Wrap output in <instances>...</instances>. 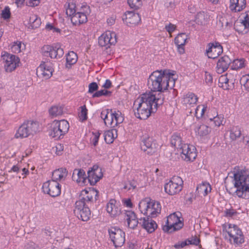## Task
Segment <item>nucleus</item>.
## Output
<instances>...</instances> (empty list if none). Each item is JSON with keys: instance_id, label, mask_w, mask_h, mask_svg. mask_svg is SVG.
Here are the masks:
<instances>
[{"instance_id": "1", "label": "nucleus", "mask_w": 249, "mask_h": 249, "mask_svg": "<svg viewBox=\"0 0 249 249\" xmlns=\"http://www.w3.org/2000/svg\"><path fill=\"white\" fill-rule=\"evenodd\" d=\"M176 71L170 70L155 71L148 80L149 89L153 92H164L172 89L175 86Z\"/></svg>"}, {"instance_id": "2", "label": "nucleus", "mask_w": 249, "mask_h": 249, "mask_svg": "<svg viewBox=\"0 0 249 249\" xmlns=\"http://www.w3.org/2000/svg\"><path fill=\"white\" fill-rule=\"evenodd\" d=\"M135 103L138 102L137 112L135 115L141 120L147 119L152 113H155L159 106L163 103V98L158 97L156 94H142Z\"/></svg>"}, {"instance_id": "3", "label": "nucleus", "mask_w": 249, "mask_h": 249, "mask_svg": "<svg viewBox=\"0 0 249 249\" xmlns=\"http://www.w3.org/2000/svg\"><path fill=\"white\" fill-rule=\"evenodd\" d=\"M99 192L96 189H92L89 192L85 190L82 192L80 196V199L76 201L74 213L78 219L83 221L89 219L91 215L89 207L98 198Z\"/></svg>"}, {"instance_id": "4", "label": "nucleus", "mask_w": 249, "mask_h": 249, "mask_svg": "<svg viewBox=\"0 0 249 249\" xmlns=\"http://www.w3.org/2000/svg\"><path fill=\"white\" fill-rule=\"evenodd\" d=\"M234 186L237 188L235 194L244 199L249 198V171L239 169L233 173L232 180Z\"/></svg>"}, {"instance_id": "5", "label": "nucleus", "mask_w": 249, "mask_h": 249, "mask_svg": "<svg viewBox=\"0 0 249 249\" xmlns=\"http://www.w3.org/2000/svg\"><path fill=\"white\" fill-rule=\"evenodd\" d=\"M39 131V123L33 120L25 121L18 128L15 137L17 138H25Z\"/></svg>"}, {"instance_id": "6", "label": "nucleus", "mask_w": 249, "mask_h": 249, "mask_svg": "<svg viewBox=\"0 0 249 249\" xmlns=\"http://www.w3.org/2000/svg\"><path fill=\"white\" fill-rule=\"evenodd\" d=\"M180 213H174L170 214L167 217L166 224L163 226L162 230L163 231L168 233L178 231L181 229L184 224L180 220Z\"/></svg>"}, {"instance_id": "7", "label": "nucleus", "mask_w": 249, "mask_h": 249, "mask_svg": "<svg viewBox=\"0 0 249 249\" xmlns=\"http://www.w3.org/2000/svg\"><path fill=\"white\" fill-rule=\"evenodd\" d=\"M159 145L156 140L147 133H143L141 137V149L146 154L152 155L157 150Z\"/></svg>"}, {"instance_id": "8", "label": "nucleus", "mask_w": 249, "mask_h": 249, "mask_svg": "<svg viewBox=\"0 0 249 249\" xmlns=\"http://www.w3.org/2000/svg\"><path fill=\"white\" fill-rule=\"evenodd\" d=\"M231 244L240 246L245 242V237L242 230L236 225L229 224L226 229Z\"/></svg>"}, {"instance_id": "9", "label": "nucleus", "mask_w": 249, "mask_h": 249, "mask_svg": "<svg viewBox=\"0 0 249 249\" xmlns=\"http://www.w3.org/2000/svg\"><path fill=\"white\" fill-rule=\"evenodd\" d=\"M139 209L144 207L143 214L151 217H155L161 212V205L158 201L150 200L148 202H141L139 204Z\"/></svg>"}, {"instance_id": "10", "label": "nucleus", "mask_w": 249, "mask_h": 249, "mask_svg": "<svg viewBox=\"0 0 249 249\" xmlns=\"http://www.w3.org/2000/svg\"><path fill=\"white\" fill-rule=\"evenodd\" d=\"M109 238L115 248L123 246L125 242V232L118 227H111L108 229Z\"/></svg>"}, {"instance_id": "11", "label": "nucleus", "mask_w": 249, "mask_h": 249, "mask_svg": "<svg viewBox=\"0 0 249 249\" xmlns=\"http://www.w3.org/2000/svg\"><path fill=\"white\" fill-rule=\"evenodd\" d=\"M183 184V181L180 177H174L171 180L165 184V192L169 195H174L181 191Z\"/></svg>"}, {"instance_id": "12", "label": "nucleus", "mask_w": 249, "mask_h": 249, "mask_svg": "<svg viewBox=\"0 0 249 249\" xmlns=\"http://www.w3.org/2000/svg\"><path fill=\"white\" fill-rule=\"evenodd\" d=\"M117 42V36L115 32L107 31L103 33L98 38L99 45L106 49L114 45Z\"/></svg>"}, {"instance_id": "13", "label": "nucleus", "mask_w": 249, "mask_h": 249, "mask_svg": "<svg viewBox=\"0 0 249 249\" xmlns=\"http://www.w3.org/2000/svg\"><path fill=\"white\" fill-rule=\"evenodd\" d=\"M42 189L44 193L53 197L59 196L61 194V185L57 181L53 180H48L44 183Z\"/></svg>"}, {"instance_id": "14", "label": "nucleus", "mask_w": 249, "mask_h": 249, "mask_svg": "<svg viewBox=\"0 0 249 249\" xmlns=\"http://www.w3.org/2000/svg\"><path fill=\"white\" fill-rule=\"evenodd\" d=\"M4 67L6 72H11L18 66L19 59L15 55L8 54L3 56Z\"/></svg>"}, {"instance_id": "15", "label": "nucleus", "mask_w": 249, "mask_h": 249, "mask_svg": "<svg viewBox=\"0 0 249 249\" xmlns=\"http://www.w3.org/2000/svg\"><path fill=\"white\" fill-rule=\"evenodd\" d=\"M195 150V148L192 145L190 146L187 144H184L183 147L178 151L181 153V157L184 160L193 161L196 157Z\"/></svg>"}, {"instance_id": "16", "label": "nucleus", "mask_w": 249, "mask_h": 249, "mask_svg": "<svg viewBox=\"0 0 249 249\" xmlns=\"http://www.w3.org/2000/svg\"><path fill=\"white\" fill-rule=\"evenodd\" d=\"M53 69L49 63H41L36 69V74L38 77L44 79L50 78L53 73Z\"/></svg>"}, {"instance_id": "17", "label": "nucleus", "mask_w": 249, "mask_h": 249, "mask_svg": "<svg viewBox=\"0 0 249 249\" xmlns=\"http://www.w3.org/2000/svg\"><path fill=\"white\" fill-rule=\"evenodd\" d=\"M123 19L128 25H135L141 21V17L138 13L127 11L124 15Z\"/></svg>"}, {"instance_id": "18", "label": "nucleus", "mask_w": 249, "mask_h": 249, "mask_svg": "<svg viewBox=\"0 0 249 249\" xmlns=\"http://www.w3.org/2000/svg\"><path fill=\"white\" fill-rule=\"evenodd\" d=\"M140 221H142V227L148 233L153 232L158 228L156 222L152 219V217L147 216L146 217L139 218Z\"/></svg>"}, {"instance_id": "19", "label": "nucleus", "mask_w": 249, "mask_h": 249, "mask_svg": "<svg viewBox=\"0 0 249 249\" xmlns=\"http://www.w3.org/2000/svg\"><path fill=\"white\" fill-rule=\"evenodd\" d=\"M223 52L222 47L218 43L209 45V48L206 50V53L208 57L215 59L220 55Z\"/></svg>"}, {"instance_id": "20", "label": "nucleus", "mask_w": 249, "mask_h": 249, "mask_svg": "<svg viewBox=\"0 0 249 249\" xmlns=\"http://www.w3.org/2000/svg\"><path fill=\"white\" fill-rule=\"evenodd\" d=\"M85 8L87 9L85 12H77L72 16L71 21L73 24L75 25H80L87 21V14L88 13V11L89 10V7L85 6Z\"/></svg>"}, {"instance_id": "21", "label": "nucleus", "mask_w": 249, "mask_h": 249, "mask_svg": "<svg viewBox=\"0 0 249 249\" xmlns=\"http://www.w3.org/2000/svg\"><path fill=\"white\" fill-rule=\"evenodd\" d=\"M106 210L111 216L115 217L121 213V209L115 199H111L107 203Z\"/></svg>"}, {"instance_id": "22", "label": "nucleus", "mask_w": 249, "mask_h": 249, "mask_svg": "<svg viewBox=\"0 0 249 249\" xmlns=\"http://www.w3.org/2000/svg\"><path fill=\"white\" fill-rule=\"evenodd\" d=\"M231 62V60L229 56L225 55L222 57L217 63L216 72L220 74L225 71L229 68Z\"/></svg>"}, {"instance_id": "23", "label": "nucleus", "mask_w": 249, "mask_h": 249, "mask_svg": "<svg viewBox=\"0 0 249 249\" xmlns=\"http://www.w3.org/2000/svg\"><path fill=\"white\" fill-rule=\"evenodd\" d=\"M57 120L53 121L49 129V135L56 140L60 139L63 136L60 129L57 126Z\"/></svg>"}, {"instance_id": "24", "label": "nucleus", "mask_w": 249, "mask_h": 249, "mask_svg": "<svg viewBox=\"0 0 249 249\" xmlns=\"http://www.w3.org/2000/svg\"><path fill=\"white\" fill-rule=\"evenodd\" d=\"M230 74L227 73L220 76L218 80V86L224 90H229L232 88V86H230L229 83L231 82L233 85L231 80H230Z\"/></svg>"}, {"instance_id": "25", "label": "nucleus", "mask_w": 249, "mask_h": 249, "mask_svg": "<svg viewBox=\"0 0 249 249\" xmlns=\"http://www.w3.org/2000/svg\"><path fill=\"white\" fill-rule=\"evenodd\" d=\"M98 170V167L95 168L94 166L91 170L88 171L87 179L91 185H94L102 177V175L100 176L97 175Z\"/></svg>"}, {"instance_id": "26", "label": "nucleus", "mask_w": 249, "mask_h": 249, "mask_svg": "<svg viewBox=\"0 0 249 249\" xmlns=\"http://www.w3.org/2000/svg\"><path fill=\"white\" fill-rule=\"evenodd\" d=\"M87 177L83 169H75L73 172L72 179L73 181H76L77 182H82L85 183L86 182Z\"/></svg>"}, {"instance_id": "27", "label": "nucleus", "mask_w": 249, "mask_h": 249, "mask_svg": "<svg viewBox=\"0 0 249 249\" xmlns=\"http://www.w3.org/2000/svg\"><path fill=\"white\" fill-rule=\"evenodd\" d=\"M230 9L235 12L242 11L246 7V0H230Z\"/></svg>"}, {"instance_id": "28", "label": "nucleus", "mask_w": 249, "mask_h": 249, "mask_svg": "<svg viewBox=\"0 0 249 249\" xmlns=\"http://www.w3.org/2000/svg\"><path fill=\"white\" fill-rule=\"evenodd\" d=\"M68 175V171L65 168H60L54 170L52 173V179L55 181L65 179Z\"/></svg>"}, {"instance_id": "29", "label": "nucleus", "mask_w": 249, "mask_h": 249, "mask_svg": "<svg viewBox=\"0 0 249 249\" xmlns=\"http://www.w3.org/2000/svg\"><path fill=\"white\" fill-rule=\"evenodd\" d=\"M182 142L180 135L177 133L173 134L170 139L171 145L178 150H180L183 147L185 143H183Z\"/></svg>"}, {"instance_id": "30", "label": "nucleus", "mask_w": 249, "mask_h": 249, "mask_svg": "<svg viewBox=\"0 0 249 249\" xmlns=\"http://www.w3.org/2000/svg\"><path fill=\"white\" fill-rule=\"evenodd\" d=\"M232 25V23L229 22L225 16H219L218 20L217 21V26L220 30L223 31H228L231 29Z\"/></svg>"}, {"instance_id": "31", "label": "nucleus", "mask_w": 249, "mask_h": 249, "mask_svg": "<svg viewBox=\"0 0 249 249\" xmlns=\"http://www.w3.org/2000/svg\"><path fill=\"white\" fill-rule=\"evenodd\" d=\"M117 137V130L115 128L108 130L104 133V140L107 143H112L114 139Z\"/></svg>"}, {"instance_id": "32", "label": "nucleus", "mask_w": 249, "mask_h": 249, "mask_svg": "<svg viewBox=\"0 0 249 249\" xmlns=\"http://www.w3.org/2000/svg\"><path fill=\"white\" fill-rule=\"evenodd\" d=\"M78 57L77 54L73 51L69 52L66 55V67L70 69L71 65L76 63Z\"/></svg>"}, {"instance_id": "33", "label": "nucleus", "mask_w": 249, "mask_h": 249, "mask_svg": "<svg viewBox=\"0 0 249 249\" xmlns=\"http://www.w3.org/2000/svg\"><path fill=\"white\" fill-rule=\"evenodd\" d=\"M196 135L200 137L207 136L211 131V128L205 124H201L195 129Z\"/></svg>"}, {"instance_id": "34", "label": "nucleus", "mask_w": 249, "mask_h": 249, "mask_svg": "<svg viewBox=\"0 0 249 249\" xmlns=\"http://www.w3.org/2000/svg\"><path fill=\"white\" fill-rule=\"evenodd\" d=\"M50 57L51 58H59L64 54L63 49L58 45L52 47Z\"/></svg>"}, {"instance_id": "35", "label": "nucleus", "mask_w": 249, "mask_h": 249, "mask_svg": "<svg viewBox=\"0 0 249 249\" xmlns=\"http://www.w3.org/2000/svg\"><path fill=\"white\" fill-rule=\"evenodd\" d=\"M110 116L113 121V127L117 126L118 124L122 123L124 121V117L122 116V113L119 111L117 112L115 111L113 112H111V113H110Z\"/></svg>"}, {"instance_id": "36", "label": "nucleus", "mask_w": 249, "mask_h": 249, "mask_svg": "<svg viewBox=\"0 0 249 249\" xmlns=\"http://www.w3.org/2000/svg\"><path fill=\"white\" fill-rule=\"evenodd\" d=\"M49 112L52 117L60 116L63 113V107L61 106H53L49 109Z\"/></svg>"}, {"instance_id": "37", "label": "nucleus", "mask_w": 249, "mask_h": 249, "mask_svg": "<svg viewBox=\"0 0 249 249\" xmlns=\"http://www.w3.org/2000/svg\"><path fill=\"white\" fill-rule=\"evenodd\" d=\"M198 98L195 94H186L184 96L182 102L183 104L191 105L196 104Z\"/></svg>"}, {"instance_id": "38", "label": "nucleus", "mask_w": 249, "mask_h": 249, "mask_svg": "<svg viewBox=\"0 0 249 249\" xmlns=\"http://www.w3.org/2000/svg\"><path fill=\"white\" fill-rule=\"evenodd\" d=\"M29 22L30 24V26L33 29L38 27L41 23L40 18L35 14H31L30 15Z\"/></svg>"}, {"instance_id": "39", "label": "nucleus", "mask_w": 249, "mask_h": 249, "mask_svg": "<svg viewBox=\"0 0 249 249\" xmlns=\"http://www.w3.org/2000/svg\"><path fill=\"white\" fill-rule=\"evenodd\" d=\"M209 18L208 15L204 11L200 12L196 17V21L197 24H205Z\"/></svg>"}, {"instance_id": "40", "label": "nucleus", "mask_w": 249, "mask_h": 249, "mask_svg": "<svg viewBox=\"0 0 249 249\" xmlns=\"http://www.w3.org/2000/svg\"><path fill=\"white\" fill-rule=\"evenodd\" d=\"M25 49V45L22 44L19 41H17L13 42L11 45V49L12 51L16 53H20L22 50Z\"/></svg>"}, {"instance_id": "41", "label": "nucleus", "mask_w": 249, "mask_h": 249, "mask_svg": "<svg viewBox=\"0 0 249 249\" xmlns=\"http://www.w3.org/2000/svg\"><path fill=\"white\" fill-rule=\"evenodd\" d=\"M57 126H58L59 128L60 129L62 133L63 136L68 132L69 129V123L65 120H62L61 121H57Z\"/></svg>"}, {"instance_id": "42", "label": "nucleus", "mask_w": 249, "mask_h": 249, "mask_svg": "<svg viewBox=\"0 0 249 249\" xmlns=\"http://www.w3.org/2000/svg\"><path fill=\"white\" fill-rule=\"evenodd\" d=\"M76 5L73 0H70L68 2V6L66 9V14L68 16L72 17L76 12Z\"/></svg>"}, {"instance_id": "43", "label": "nucleus", "mask_w": 249, "mask_h": 249, "mask_svg": "<svg viewBox=\"0 0 249 249\" xmlns=\"http://www.w3.org/2000/svg\"><path fill=\"white\" fill-rule=\"evenodd\" d=\"M187 39V35L184 33L178 34L175 39V43L177 46L184 45Z\"/></svg>"}, {"instance_id": "44", "label": "nucleus", "mask_w": 249, "mask_h": 249, "mask_svg": "<svg viewBox=\"0 0 249 249\" xmlns=\"http://www.w3.org/2000/svg\"><path fill=\"white\" fill-rule=\"evenodd\" d=\"M196 190L198 193L201 192L203 194L204 196H206L209 192H211V187L209 184L203 183L197 186Z\"/></svg>"}, {"instance_id": "45", "label": "nucleus", "mask_w": 249, "mask_h": 249, "mask_svg": "<svg viewBox=\"0 0 249 249\" xmlns=\"http://www.w3.org/2000/svg\"><path fill=\"white\" fill-rule=\"evenodd\" d=\"M102 87L104 88V89L99 90L95 93H111L112 91L107 90V89L110 88L112 87V83L109 79H106L105 83L102 85Z\"/></svg>"}, {"instance_id": "46", "label": "nucleus", "mask_w": 249, "mask_h": 249, "mask_svg": "<svg viewBox=\"0 0 249 249\" xmlns=\"http://www.w3.org/2000/svg\"><path fill=\"white\" fill-rule=\"evenodd\" d=\"M241 135L240 128L238 126L233 127L231 130L230 138L232 140H235Z\"/></svg>"}, {"instance_id": "47", "label": "nucleus", "mask_w": 249, "mask_h": 249, "mask_svg": "<svg viewBox=\"0 0 249 249\" xmlns=\"http://www.w3.org/2000/svg\"><path fill=\"white\" fill-rule=\"evenodd\" d=\"M244 66V60L243 59H237L233 60L231 65V69L236 70L242 68Z\"/></svg>"}, {"instance_id": "48", "label": "nucleus", "mask_w": 249, "mask_h": 249, "mask_svg": "<svg viewBox=\"0 0 249 249\" xmlns=\"http://www.w3.org/2000/svg\"><path fill=\"white\" fill-rule=\"evenodd\" d=\"M81 110L79 114V120L82 122L86 120L88 118V110L85 105L81 107Z\"/></svg>"}, {"instance_id": "49", "label": "nucleus", "mask_w": 249, "mask_h": 249, "mask_svg": "<svg viewBox=\"0 0 249 249\" xmlns=\"http://www.w3.org/2000/svg\"><path fill=\"white\" fill-rule=\"evenodd\" d=\"M202 107V108H201V106H198L196 109L195 114L196 117L197 118H201V117H202L205 111L206 110L207 106L203 105Z\"/></svg>"}, {"instance_id": "50", "label": "nucleus", "mask_w": 249, "mask_h": 249, "mask_svg": "<svg viewBox=\"0 0 249 249\" xmlns=\"http://www.w3.org/2000/svg\"><path fill=\"white\" fill-rule=\"evenodd\" d=\"M127 2L131 8L136 9L142 5V0H127Z\"/></svg>"}, {"instance_id": "51", "label": "nucleus", "mask_w": 249, "mask_h": 249, "mask_svg": "<svg viewBox=\"0 0 249 249\" xmlns=\"http://www.w3.org/2000/svg\"><path fill=\"white\" fill-rule=\"evenodd\" d=\"M186 240L188 245H192L197 246L200 242V239L197 238L196 236H192L191 238Z\"/></svg>"}, {"instance_id": "52", "label": "nucleus", "mask_w": 249, "mask_h": 249, "mask_svg": "<svg viewBox=\"0 0 249 249\" xmlns=\"http://www.w3.org/2000/svg\"><path fill=\"white\" fill-rule=\"evenodd\" d=\"M223 119L224 117L223 116L217 115L213 118H210V120L213 122L215 126H219L222 124Z\"/></svg>"}, {"instance_id": "53", "label": "nucleus", "mask_w": 249, "mask_h": 249, "mask_svg": "<svg viewBox=\"0 0 249 249\" xmlns=\"http://www.w3.org/2000/svg\"><path fill=\"white\" fill-rule=\"evenodd\" d=\"M52 47L49 45L43 46L41 48V53L45 56H49L51 52Z\"/></svg>"}, {"instance_id": "54", "label": "nucleus", "mask_w": 249, "mask_h": 249, "mask_svg": "<svg viewBox=\"0 0 249 249\" xmlns=\"http://www.w3.org/2000/svg\"><path fill=\"white\" fill-rule=\"evenodd\" d=\"M224 213V216L226 217H232L237 214V211L233 209H226Z\"/></svg>"}, {"instance_id": "55", "label": "nucleus", "mask_w": 249, "mask_h": 249, "mask_svg": "<svg viewBox=\"0 0 249 249\" xmlns=\"http://www.w3.org/2000/svg\"><path fill=\"white\" fill-rule=\"evenodd\" d=\"M240 82L243 84L247 90L249 91V75H246L242 76Z\"/></svg>"}, {"instance_id": "56", "label": "nucleus", "mask_w": 249, "mask_h": 249, "mask_svg": "<svg viewBox=\"0 0 249 249\" xmlns=\"http://www.w3.org/2000/svg\"><path fill=\"white\" fill-rule=\"evenodd\" d=\"M137 183L134 180H129L126 183L124 186V189L129 190L131 188L135 189L136 187Z\"/></svg>"}, {"instance_id": "57", "label": "nucleus", "mask_w": 249, "mask_h": 249, "mask_svg": "<svg viewBox=\"0 0 249 249\" xmlns=\"http://www.w3.org/2000/svg\"><path fill=\"white\" fill-rule=\"evenodd\" d=\"M92 134L93 135V137L92 138L91 141L93 145L95 146L98 144L101 133L99 132V131H97L95 132H93Z\"/></svg>"}, {"instance_id": "58", "label": "nucleus", "mask_w": 249, "mask_h": 249, "mask_svg": "<svg viewBox=\"0 0 249 249\" xmlns=\"http://www.w3.org/2000/svg\"><path fill=\"white\" fill-rule=\"evenodd\" d=\"M127 222L128 226L132 229H135L138 225V224L142 226V221L138 220H129Z\"/></svg>"}, {"instance_id": "59", "label": "nucleus", "mask_w": 249, "mask_h": 249, "mask_svg": "<svg viewBox=\"0 0 249 249\" xmlns=\"http://www.w3.org/2000/svg\"><path fill=\"white\" fill-rule=\"evenodd\" d=\"M109 112L108 109H105L102 111L101 113L100 117L104 120L105 124H110L111 122L107 121V115H108Z\"/></svg>"}, {"instance_id": "60", "label": "nucleus", "mask_w": 249, "mask_h": 249, "mask_svg": "<svg viewBox=\"0 0 249 249\" xmlns=\"http://www.w3.org/2000/svg\"><path fill=\"white\" fill-rule=\"evenodd\" d=\"M241 24L245 29L249 28V11L246 13L244 20H242Z\"/></svg>"}, {"instance_id": "61", "label": "nucleus", "mask_w": 249, "mask_h": 249, "mask_svg": "<svg viewBox=\"0 0 249 249\" xmlns=\"http://www.w3.org/2000/svg\"><path fill=\"white\" fill-rule=\"evenodd\" d=\"M126 220L127 221H128L129 220H138L139 219L137 218L135 213L132 211H128L126 213Z\"/></svg>"}, {"instance_id": "62", "label": "nucleus", "mask_w": 249, "mask_h": 249, "mask_svg": "<svg viewBox=\"0 0 249 249\" xmlns=\"http://www.w3.org/2000/svg\"><path fill=\"white\" fill-rule=\"evenodd\" d=\"M98 86L96 82H92L89 85V92L93 93L97 90Z\"/></svg>"}, {"instance_id": "63", "label": "nucleus", "mask_w": 249, "mask_h": 249, "mask_svg": "<svg viewBox=\"0 0 249 249\" xmlns=\"http://www.w3.org/2000/svg\"><path fill=\"white\" fill-rule=\"evenodd\" d=\"M2 17L5 19H8L10 17V9L8 7H6L4 10L2 11Z\"/></svg>"}, {"instance_id": "64", "label": "nucleus", "mask_w": 249, "mask_h": 249, "mask_svg": "<svg viewBox=\"0 0 249 249\" xmlns=\"http://www.w3.org/2000/svg\"><path fill=\"white\" fill-rule=\"evenodd\" d=\"M24 249H39V248L34 242H30L26 244Z\"/></svg>"}]
</instances>
